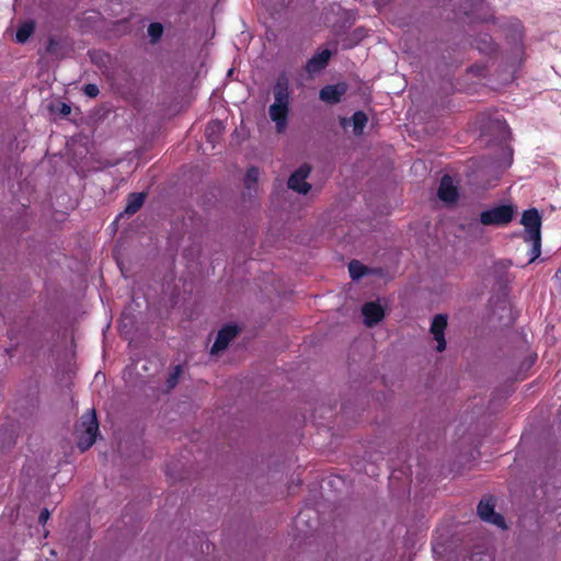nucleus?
I'll return each instance as SVG.
<instances>
[{"mask_svg":"<svg viewBox=\"0 0 561 561\" xmlns=\"http://www.w3.org/2000/svg\"><path fill=\"white\" fill-rule=\"evenodd\" d=\"M99 432V423L94 410L87 411L80 419L77 427L78 448L81 451L88 450L95 442Z\"/></svg>","mask_w":561,"mask_h":561,"instance_id":"f257e3e1","label":"nucleus"},{"mask_svg":"<svg viewBox=\"0 0 561 561\" xmlns=\"http://www.w3.org/2000/svg\"><path fill=\"white\" fill-rule=\"evenodd\" d=\"M524 226L523 239L531 245H541V224L542 218L537 208L524 210L520 219Z\"/></svg>","mask_w":561,"mask_h":561,"instance_id":"f03ea898","label":"nucleus"},{"mask_svg":"<svg viewBox=\"0 0 561 561\" xmlns=\"http://www.w3.org/2000/svg\"><path fill=\"white\" fill-rule=\"evenodd\" d=\"M515 211L513 205H499L482 211L480 222L484 226H505L513 220Z\"/></svg>","mask_w":561,"mask_h":561,"instance_id":"7ed1b4c3","label":"nucleus"},{"mask_svg":"<svg viewBox=\"0 0 561 561\" xmlns=\"http://www.w3.org/2000/svg\"><path fill=\"white\" fill-rule=\"evenodd\" d=\"M311 168L308 164L300 165L288 179V187L299 194H307L311 186L306 181Z\"/></svg>","mask_w":561,"mask_h":561,"instance_id":"20e7f679","label":"nucleus"},{"mask_svg":"<svg viewBox=\"0 0 561 561\" xmlns=\"http://www.w3.org/2000/svg\"><path fill=\"white\" fill-rule=\"evenodd\" d=\"M348 85L345 82H337L336 84H327L321 88L319 99L330 105L341 102L342 98L346 94Z\"/></svg>","mask_w":561,"mask_h":561,"instance_id":"39448f33","label":"nucleus"},{"mask_svg":"<svg viewBox=\"0 0 561 561\" xmlns=\"http://www.w3.org/2000/svg\"><path fill=\"white\" fill-rule=\"evenodd\" d=\"M478 515L486 523L493 524L500 528H505V520L502 515L494 512V504L491 500H481L478 504Z\"/></svg>","mask_w":561,"mask_h":561,"instance_id":"423d86ee","label":"nucleus"},{"mask_svg":"<svg viewBox=\"0 0 561 561\" xmlns=\"http://www.w3.org/2000/svg\"><path fill=\"white\" fill-rule=\"evenodd\" d=\"M447 328V316L439 313L436 314L431 323L430 332L433 335V339L436 341V350L437 352H443L446 350V340H445V330Z\"/></svg>","mask_w":561,"mask_h":561,"instance_id":"0eeeda50","label":"nucleus"},{"mask_svg":"<svg viewBox=\"0 0 561 561\" xmlns=\"http://www.w3.org/2000/svg\"><path fill=\"white\" fill-rule=\"evenodd\" d=\"M332 57V53L329 49H323L317 54H314L305 65V71L308 73L310 78L320 73L324 70Z\"/></svg>","mask_w":561,"mask_h":561,"instance_id":"6e6552de","label":"nucleus"},{"mask_svg":"<svg viewBox=\"0 0 561 561\" xmlns=\"http://www.w3.org/2000/svg\"><path fill=\"white\" fill-rule=\"evenodd\" d=\"M437 196L445 203H456L459 197L458 187L455 185L453 178L449 174L442 176L437 190Z\"/></svg>","mask_w":561,"mask_h":561,"instance_id":"1a4fd4ad","label":"nucleus"},{"mask_svg":"<svg viewBox=\"0 0 561 561\" xmlns=\"http://www.w3.org/2000/svg\"><path fill=\"white\" fill-rule=\"evenodd\" d=\"M239 330L236 325H226L219 330L211 346V353H219L227 348L229 343L237 336Z\"/></svg>","mask_w":561,"mask_h":561,"instance_id":"9d476101","label":"nucleus"},{"mask_svg":"<svg viewBox=\"0 0 561 561\" xmlns=\"http://www.w3.org/2000/svg\"><path fill=\"white\" fill-rule=\"evenodd\" d=\"M362 313L365 318V324L367 327H374L380 322L385 316L383 309L377 302H366L362 307Z\"/></svg>","mask_w":561,"mask_h":561,"instance_id":"9b49d317","label":"nucleus"},{"mask_svg":"<svg viewBox=\"0 0 561 561\" xmlns=\"http://www.w3.org/2000/svg\"><path fill=\"white\" fill-rule=\"evenodd\" d=\"M289 106L280 104H272L268 108L271 119L276 124L278 133L285 130L288 121Z\"/></svg>","mask_w":561,"mask_h":561,"instance_id":"f8f14e48","label":"nucleus"},{"mask_svg":"<svg viewBox=\"0 0 561 561\" xmlns=\"http://www.w3.org/2000/svg\"><path fill=\"white\" fill-rule=\"evenodd\" d=\"M274 103L273 104H280V105H288L289 106V82L288 78L285 75H282L278 77L274 89Z\"/></svg>","mask_w":561,"mask_h":561,"instance_id":"ddd939ff","label":"nucleus"},{"mask_svg":"<svg viewBox=\"0 0 561 561\" xmlns=\"http://www.w3.org/2000/svg\"><path fill=\"white\" fill-rule=\"evenodd\" d=\"M146 199V193H130L127 196V203L125 207V213L127 215L136 214L141 206L144 205Z\"/></svg>","mask_w":561,"mask_h":561,"instance_id":"4468645a","label":"nucleus"},{"mask_svg":"<svg viewBox=\"0 0 561 561\" xmlns=\"http://www.w3.org/2000/svg\"><path fill=\"white\" fill-rule=\"evenodd\" d=\"M348 272L352 279L357 280L364 275L375 273V270H370L359 261L353 260L348 264Z\"/></svg>","mask_w":561,"mask_h":561,"instance_id":"2eb2a0df","label":"nucleus"},{"mask_svg":"<svg viewBox=\"0 0 561 561\" xmlns=\"http://www.w3.org/2000/svg\"><path fill=\"white\" fill-rule=\"evenodd\" d=\"M353 133L356 136L363 135L364 128L368 123V116L363 111H356L352 116Z\"/></svg>","mask_w":561,"mask_h":561,"instance_id":"dca6fc26","label":"nucleus"},{"mask_svg":"<svg viewBox=\"0 0 561 561\" xmlns=\"http://www.w3.org/2000/svg\"><path fill=\"white\" fill-rule=\"evenodd\" d=\"M34 28L35 25L34 22L32 21L25 22L22 25H20L15 34L16 42L21 44L25 43L33 34Z\"/></svg>","mask_w":561,"mask_h":561,"instance_id":"f3484780","label":"nucleus"},{"mask_svg":"<svg viewBox=\"0 0 561 561\" xmlns=\"http://www.w3.org/2000/svg\"><path fill=\"white\" fill-rule=\"evenodd\" d=\"M477 48L484 53L491 54L494 50V43L489 34H482L476 39Z\"/></svg>","mask_w":561,"mask_h":561,"instance_id":"a211bd4d","label":"nucleus"},{"mask_svg":"<svg viewBox=\"0 0 561 561\" xmlns=\"http://www.w3.org/2000/svg\"><path fill=\"white\" fill-rule=\"evenodd\" d=\"M259 175H260L259 169L255 167H250L247 170L245 179H244L247 188H249V190L253 188V186L257 183Z\"/></svg>","mask_w":561,"mask_h":561,"instance_id":"6ab92c4d","label":"nucleus"},{"mask_svg":"<svg viewBox=\"0 0 561 561\" xmlns=\"http://www.w3.org/2000/svg\"><path fill=\"white\" fill-rule=\"evenodd\" d=\"M163 33V26L162 24L158 22L150 23L148 26V35L151 38V42H157L160 39Z\"/></svg>","mask_w":561,"mask_h":561,"instance_id":"aec40b11","label":"nucleus"},{"mask_svg":"<svg viewBox=\"0 0 561 561\" xmlns=\"http://www.w3.org/2000/svg\"><path fill=\"white\" fill-rule=\"evenodd\" d=\"M541 248H529L528 252H527V261L526 262H523V261H518L516 262L517 265H520V266H525L527 264H530L533 263L537 257H539L540 253H541Z\"/></svg>","mask_w":561,"mask_h":561,"instance_id":"412c9836","label":"nucleus"},{"mask_svg":"<svg viewBox=\"0 0 561 561\" xmlns=\"http://www.w3.org/2000/svg\"><path fill=\"white\" fill-rule=\"evenodd\" d=\"M181 373H182L181 366H176L174 368L173 373L168 378V386H169V388H174L175 387V385L178 383V380H179V377H180Z\"/></svg>","mask_w":561,"mask_h":561,"instance_id":"4be33fe9","label":"nucleus"},{"mask_svg":"<svg viewBox=\"0 0 561 561\" xmlns=\"http://www.w3.org/2000/svg\"><path fill=\"white\" fill-rule=\"evenodd\" d=\"M83 92L89 98H96L100 93V90L96 84L88 83L83 87Z\"/></svg>","mask_w":561,"mask_h":561,"instance_id":"5701e85b","label":"nucleus"},{"mask_svg":"<svg viewBox=\"0 0 561 561\" xmlns=\"http://www.w3.org/2000/svg\"><path fill=\"white\" fill-rule=\"evenodd\" d=\"M59 43L54 37H49L46 45V51L48 54H54L56 48L58 47Z\"/></svg>","mask_w":561,"mask_h":561,"instance_id":"b1692460","label":"nucleus"},{"mask_svg":"<svg viewBox=\"0 0 561 561\" xmlns=\"http://www.w3.org/2000/svg\"><path fill=\"white\" fill-rule=\"evenodd\" d=\"M48 518H49V511L47 508H44L38 516V522L41 524H45L48 520Z\"/></svg>","mask_w":561,"mask_h":561,"instance_id":"393cba45","label":"nucleus"},{"mask_svg":"<svg viewBox=\"0 0 561 561\" xmlns=\"http://www.w3.org/2000/svg\"><path fill=\"white\" fill-rule=\"evenodd\" d=\"M71 113V107L70 105L66 104V103H62L61 104V107H60V114L64 115V116H67Z\"/></svg>","mask_w":561,"mask_h":561,"instance_id":"a878e982","label":"nucleus"},{"mask_svg":"<svg viewBox=\"0 0 561 561\" xmlns=\"http://www.w3.org/2000/svg\"><path fill=\"white\" fill-rule=\"evenodd\" d=\"M556 277L561 279V265H560V268L556 273Z\"/></svg>","mask_w":561,"mask_h":561,"instance_id":"bb28decb","label":"nucleus"},{"mask_svg":"<svg viewBox=\"0 0 561 561\" xmlns=\"http://www.w3.org/2000/svg\"><path fill=\"white\" fill-rule=\"evenodd\" d=\"M347 123H348V122H347V119H346V118H341V125H342L343 127H345V126L347 125Z\"/></svg>","mask_w":561,"mask_h":561,"instance_id":"cd10ccee","label":"nucleus"},{"mask_svg":"<svg viewBox=\"0 0 561 561\" xmlns=\"http://www.w3.org/2000/svg\"><path fill=\"white\" fill-rule=\"evenodd\" d=\"M219 123H213V124H209L207 129H210L213 126H216V127H219Z\"/></svg>","mask_w":561,"mask_h":561,"instance_id":"c85d7f7f","label":"nucleus"},{"mask_svg":"<svg viewBox=\"0 0 561 561\" xmlns=\"http://www.w3.org/2000/svg\"><path fill=\"white\" fill-rule=\"evenodd\" d=\"M116 260H117V265H119V267L122 268V263L117 256H116Z\"/></svg>","mask_w":561,"mask_h":561,"instance_id":"c756f323","label":"nucleus"},{"mask_svg":"<svg viewBox=\"0 0 561 561\" xmlns=\"http://www.w3.org/2000/svg\"><path fill=\"white\" fill-rule=\"evenodd\" d=\"M302 516H304V514H302V513H300V514H299V516H298V518H299V519H301V518H302Z\"/></svg>","mask_w":561,"mask_h":561,"instance_id":"7c9ffc66","label":"nucleus"}]
</instances>
